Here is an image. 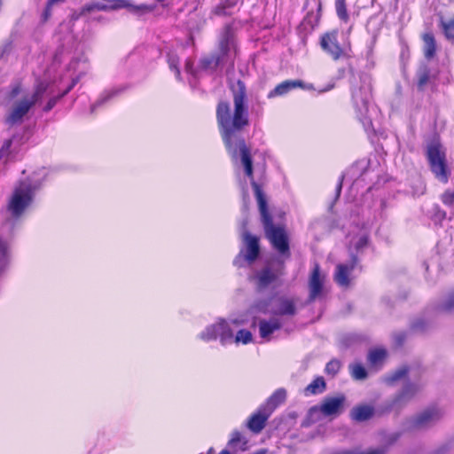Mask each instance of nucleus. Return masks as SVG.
<instances>
[{
  "instance_id": "f257e3e1",
  "label": "nucleus",
  "mask_w": 454,
  "mask_h": 454,
  "mask_svg": "<svg viewBox=\"0 0 454 454\" xmlns=\"http://www.w3.org/2000/svg\"><path fill=\"white\" fill-rule=\"evenodd\" d=\"M233 98V110L229 103L220 102L216 108V119L223 143L233 160H237L239 153L241 163L246 175L250 178L252 187L259 206L266 237L272 247L282 255L289 257V242L284 228L275 226L268 212L266 199L258 184L253 177V163L249 149L247 147L240 131L248 125V106L247 88L245 83L239 80L231 86Z\"/></svg>"
},
{
  "instance_id": "f03ea898",
  "label": "nucleus",
  "mask_w": 454,
  "mask_h": 454,
  "mask_svg": "<svg viewBox=\"0 0 454 454\" xmlns=\"http://www.w3.org/2000/svg\"><path fill=\"white\" fill-rule=\"evenodd\" d=\"M35 192V186L29 182H22L15 188L8 205L12 217L19 218L30 206Z\"/></svg>"
},
{
  "instance_id": "7ed1b4c3",
  "label": "nucleus",
  "mask_w": 454,
  "mask_h": 454,
  "mask_svg": "<svg viewBox=\"0 0 454 454\" xmlns=\"http://www.w3.org/2000/svg\"><path fill=\"white\" fill-rule=\"evenodd\" d=\"M427 158L431 171L441 183L446 184L449 180L450 170L445 160V154L437 142L431 143L427 147Z\"/></svg>"
},
{
  "instance_id": "20e7f679",
  "label": "nucleus",
  "mask_w": 454,
  "mask_h": 454,
  "mask_svg": "<svg viewBox=\"0 0 454 454\" xmlns=\"http://www.w3.org/2000/svg\"><path fill=\"white\" fill-rule=\"evenodd\" d=\"M232 48H234L233 35L229 28H226L221 35L218 51L201 60L203 67L215 69L219 65L223 64Z\"/></svg>"
},
{
  "instance_id": "39448f33",
  "label": "nucleus",
  "mask_w": 454,
  "mask_h": 454,
  "mask_svg": "<svg viewBox=\"0 0 454 454\" xmlns=\"http://www.w3.org/2000/svg\"><path fill=\"white\" fill-rule=\"evenodd\" d=\"M444 415L442 409L430 407L424 410L415 417L407 420L406 428L410 430L427 429L439 422Z\"/></svg>"
},
{
  "instance_id": "423d86ee",
  "label": "nucleus",
  "mask_w": 454,
  "mask_h": 454,
  "mask_svg": "<svg viewBox=\"0 0 454 454\" xmlns=\"http://www.w3.org/2000/svg\"><path fill=\"white\" fill-rule=\"evenodd\" d=\"M200 338L205 341L220 339L222 345H225L233 340V332L230 324L224 319H219L215 324L207 326L200 333Z\"/></svg>"
},
{
  "instance_id": "0eeeda50",
  "label": "nucleus",
  "mask_w": 454,
  "mask_h": 454,
  "mask_svg": "<svg viewBox=\"0 0 454 454\" xmlns=\"http://www.w3.org/2000/svg\"><path fill=\"white\" fill-rule=\"evenodd\" d=\"M267 301H259L255 309L262 313H271L277 316H294L296 313L295 304L292 300L280 297L277 299L270 309Z\"/></svg>"
},
{
  "instance_id": "6e6552de",
  "label": "nucleus",
  "mask_w": 454,
  "mask_h": 454,
  "mask_svg": "<svg viewBox=\"0 0 454 454\" xmlns=\"http://www.w3.org/2000/svg\"><path fill=\"white\" fill-rule=\"evenodd\" d=\"M421 386L417 383H407L402 390L396 394L389 404L392 409H401L406 405L420 391Z\"/></svg>"
},
{
  "instance_id": "1a4fd4ad",
  "label": "nucleus",
  "mask_w": 454,
  "mask_h": 454,
  "mask_svg": "<svg viewBox=\"0 0 454 454\" xmlns=\"http://www.w3.org/2000/svg\"><path fill=\"white\" fill-rule=\"evenodd\" d=\"M33 106L34 104L28 97H25L15 102L6 118V121L11 125L21 122L23 117L28 113Z\"/></svg>"
},
{
  "instance_id": "9d476101",
  "label": "nucleus",
  "mask_w": 454,
  "mask_h": 454,
  "mask_svg": "<svg viewBox=\"0 0 454 454\" xmlns=\"http://www.w3.org/2000/svg\"><path fill=\"white\" fill-rule=\"evenodd\" d=\"M283 274L282 267L273 269L268 265L257 273V286L259 289H265L277 285L279 277Z\"/></svg>"
},
{
  "instance_id": "9b49d317",
  "label": "nucleus",
  "mask_w": 454,
  "mask_h": 454,
  "mask_svg": "<svg viewBox=\"0 0 454 454\" xmlns=\"http://www.w3.org/2000/svg\"><path fill=\"white\" fill-rule=\"evenodd\" d=\"M337 35L338 32L333 30L332 32L325 34L321 39V47L334 60L339 59L343 53L342 49L339 45Z\"/></svg>"
},
{
  "instance_id": "f8f14e48",
  "label": "nucleus",
  "mask_w": 454,
  "mask_h": 454,
  "mask_svg": "<svg viewBox=\"0 0 454 454\" xmlns=\"http://www.w3.org/2000/svg\"><path fill=\"white\" fill-rule=\"evenodd\" d=\"M128 4L124 0H102L93 2L82 7V13H89L94 11H109L128 7Z\"/></svg>"
},
{
  "instance_id": "ddd939ff",
  "label": "nucleus",
  "mask_w": 454,
  "mask_h": 454,
  "mask_svg": "<svg viewBox=\"0 0 454 454\" xmlns=\"http://www.w3.org/2000/svg\"><path fill=\"white\" fill-rule=\"evenodd\" d=\"M345 396L340 395L333 397H326L320 405V411L325 416H336L343 409Z\"/></svg>"
},
{
  "instance_id": "4468645a",
  "label": "nucleus",
  "mask_w": 454,
  "mask_h": 454,
  "mask_svg": "<svg viewBox=\"0 0 454 454\" xmlns=\"http://www.w3.org/2000/svg\"><path fill=\"white\" fill-rule=\"evenodd\" d=\"M356 263H357L356 257L352 256L349 263L337 265L336 272L334 275V279L339 286H340L342 287L348 286L349 274L355 269Z\"/></svg>"
},
{
  "instance_id": "2eb2a0df",
  "label": "nucleus",
  "mask_w": 454,
  "mask_h": 454,
  "mask_svg": "<svg viewBox=\"0 0 454 454\" xmlns=\"http://www.w3.org/2000/svg\"><path fill=\"white\" fill-rule=\"evenodd\" d=\"M243 240L246 244L247 253L245 259L249 262H253L259 255L260 247L259 240L255 236L251 235L247 231L243 232Z\"/></svg>"
},
{
  "instance_id": "dca6fc26",
  "label": "nucleus",
  "mask_w": 454,
  "mask_h": 454,
  "mask_svg": "<svg viewBox=\"0 0 454 454\" xmlns=\"http://www.w3.org/2000/svg\"><path fill=\"white\" fill-rule=\"evenodd\" d=\"M282 326V321L278 317H271L269 320L262 319L259 321V333L262 339L269 340L271 334L279 330Z\"/></svg>"
},
{
  "instance_id": "f3484780",
  "label": "nucleus",
  "mask_w": 454,
  "mask_h": 454,
  "mask_svg": "<svg viewBox=\"0 0 454 454\" xmlns=\"http://www.w3.org/2000/svg\"><path fill=\"white\" fill-rule=\"evenodd\" d=\"M270 415V412H269L265 408L261 409L249 419L247 422L248 428L254 433L261 432L263 429Z\"/></svg>"
},
{
  "instance_id": "a211bd4d",
  "label": "nucleus",
  "mask_w": 454,
  "mask_h": 454,
  "mask_svg": "<svg viewBox=\"0 0 454 454\" xmlns=\"http://www.w3.org/2000/svg\"><path fill=\"white\" fill-rule=\"evenodd\" d=\"M323 278L320 276L319 266L315 265L309 278V299L311 301L317 298L322 291Z\"/></svg>"
},
{
  "instance_id": "6ab92c4d",
  "label": "nucleus",
  "mask_w": 454,
  "mask_h": 454,
  "mask_svg": "<svg viewBox=\"0 0 454 454\" xmlns=\"http://www.w3.org/2000/svg\"><path fill=\"white\" fill-rule=\"evenodd\" d=\"M302 82L300 80H286L276 86V88L270 93L269 97L281 96L293 89L301 87Z\"/></svg>"
},
{
  "instance_id": "aec40b11",
  "label": "nucleus",
  "mask_w": 454,
  "mask_h": 454,
  "mask_svg": "<svg viewBox=\"0 0 454 454\" xmlns=\"http://www.w3.org/2000/svg\"><path fill=\"white\" fill-rule=\"evenodd\" d=\"M373 408L370 405H361L352 409L351 417L356 421H365L373 415Z\"/></svg>"
},
{
  "instance_id": "412c9836",
  "label": "nucleus",
  "mask_w": 454,
  "mask_h": 454,
  "mask_svg": "<svg viewBox=\"0 0 454 454\" xmlns=\"http://www.w3.org/2000/svg\"><path fill=\"white\" fill-rule=\"evenodd\" d=\"M286 397V392L283 388H279L273 393V395L268 399L267 404L264 407L269 412H272L273 410L282 403Z\"/></svg>"
},
{
  "instance_id": "4be33fe9",
  "label": "nucleus",
  "mask_w": 454,
  "mask_h": 454,
  "mask_svg": "<svg viewBox=\"0 0 454 454\" xmlns=\"http://www.w3.org/2000/svg\"><path fill=\"white\" fill-rule=\"evenodd\" d=\"M325 388V382L323 378L319 377L314 380L310 384H309L304 392L306 395H315L318 393H322Z\"/></svg>"
},
{
  "instance_id": "5701e85b",
  "label": "nucleus",
  "mask_w": 454,
  "mask_h": 454,
  "mask_svg": "<svg viewBox=\"0 0 454 454\" xmlns=\"http://www.w3.org/2000/svg\"><path fill=\"white\" fill-rule=\"evenodd\" d=\"M386 351L382 348L373 349L368 355V361L372 366L378 367L386 357Z\"/></svg>"
},
{
  "instance_id": "b1692460",
  "label": "nucleus",
  "mask_w": 454,
  "mask_h": 454,
  "mask_svg": "<svg viewBox=\"0 0 454 454\" xmlns=\"http://www.w3.org/2000/svg\"><path fill=\"white\" fill-rule=\"evenodd\" d=\"M424 40V54L427 59H431L435 52V42L433 35L425 34L423 35Z\"/></svg>"
},
{
  "instance_id": "393cba45",
  "label": "nucleus",
  "mask_w": 454,
  "mask_h": 454,
  "mask_svg": "<svg viewBox=\"0 0 454 454\" xmlns=\"http://www.w3.org/2000/svg\"><path fill=\"white\" fill-rule=\"evenodd\" d=\"M439 310L444 313L454 312V291L450 293L439 304Z\"/></svg>"
},
{
  "instance_id": "a878e982",
  "label": "nucleus",
  "mask_w": 454,
  "mask_h": 454,
  "mask_svg": "<svg viewBox=\"0 0 454 454\" xmlns=\"http://www.w3.org/2000/svg\"><path fill=\"white\" fill-rule=\"evenodd\" d=\"M349 370L353 379L363 380L367 377L365 368L360 364H354L349 365Z\"/></svg>"
},
{
  "instance_id": "bb28decb",
  "label": "nucleus",
  "mask_w": 454,
  "mask_h": 454,
  "mask_svg": "<svg viewBox=\"0 0 454 454\" xmlns=\"http://www.w3.org/2000/svg\"><path fill=\"white\" fill-rule=\"evenodd\" d=\"M47 88H48V83L45 82H39L36 84L33 95L31 97H28L34 105L42 98L44 92L47 90Z\"/></svg>"
},
{
  "instance_id": "cd10ccee",
  "label": "nucleus",
  "mask_w": 454,
  "mask_h": 454,
  "mask_svg": "<svg viewBox=\"0 0 454 454\" xmlns=\"http://www.w3.org/2000/svg\"><path fill=\"white\" fill-rule=\"evenodd\" d=\"M441 24L446 37L450 40H454V18L444 21L441 20Z\"/></svg>"
},
{
  "instance_id": "c85d7f7f",
  "label": "nucleus",
  "mask_w": 454,
  "mask_h": 454,
  "mask_svg": "<svg viewBox=\"0 0 454 454\" xmlns=\"http://www.w3.org/2000/svg\"><path fill=\"white\" fill-rule=\"evenodd\" d=\"M442 203L448 207L450 209H451L454 213V191L451 190H446L442 194Z\"/></svg>"
},
{
  "instance_id": "c756f323",
  "label": "nucleus",
  "mask_w": 454,
  "mask_h": 454,
  "mask_svg": "<svg viewBox=\"0 0 454 454\" xmlns=\"http://www.w3.org/2000/svg\"><path fill=\"white\" fill-rule=\"evenodd\" d=\"M429 80V70L427 67L421 68L418 73V88L423 90Z\"/></svg>"
},
{
  "instance_id": "7c9ffc66",
  "label": "nucleus",
  "mask_w": 454,
  "mask_h": 454,
  "mask_svg": "<svg viewBox=\"0 0 454 454\" xmlns=\"http://www.w3.org/2000/svg\"><path fill=\"white\" fill-rule=\"evenodd\" d=\"M408 372V370L406 367H402L394 372L392 374H390L387 379L386 381L389 384L394 383L406 376Z\"/></svg>"
},
{
  "instance_id": "2f4dec72",
  "label": "nucleus",
  "mask_w": 454,
  "mask_h": 454,
  "mask_svg": "<svg viewBox=\"0 0 454 454\" xmlns=\"http://www.w3.org/2000/svg\"><path fill=\"white\" fill-rule=\"evenodd\" d=\"M252 340V333L247 330H239L235 336V342L247 344Z\"/></svg>"
},
{
  "instance_id": "473e14b6",
  "label": "nucleus",
  "mask_w": 454,
  "mask_h": 454,
  "mask_svg": "<svg viewBox=\"0 0 454 454\" xmlns=\"http://www.w3.org/2000/svg\"><path fill=\"white\" fill-rule=\"evenodd\" d=\"M8 248L4 242L0 240V270H2L7 263Z\"/></svg>"
},
{
  "instance_id": "72a5a7b5",
  "label": "nucleus",
  "mask_w": 454,
  "mask_h": 454,
  "mask_svg": "<svg viewBox=\"0 0 454 454\" xmlns=\"http://www.w3.org/2000/svg\"><path fill=\"white\" fill-rule=\"evenodd\" d=\"M335 6H336V12H337L338 16L341 20H347L348 13L346 11L345 0H336Z\"/></svg>"
},
{
  "instance_id": "f704fd0d",
  "label": "nucleus",
  "mask_w": 454,
  "mask_h": 454,
  "mask_svg": "<svg viewBox=\"0 0 454 454\" xmlns=\"http://www.w3.org/2000/svg\"><path fill=\"white\" fill-rule=\"evenodd\" d=\"M340 368V364L337 360L330 361L325 367V371L327 373L335 375Z\"/></svg>"
},
{
  "instance_id": "c9c22d12",
  "label": "nucleus",
  "mask_w": 454,
  "mask_h": 454,
  "mask_svg": "<svg viewBox=\"0 0 454 454\" xmlns=\"http://www.w3.org/2000/svg\"><path fill=\"white\" fill-rule=\"evenodd\" d=\"M179 59L176 55H168V63L171 69H174L176 71V75L178 78L180 76V71L177 68Z\"/></svg>"
},
{
  "instance_id": "e433bc0d",
  "label": "nucleus",
  "mask_w": 454,
  "mask_h": 454,
  "mask_svg": "<svg viewBox=\"0 0 454 454\" xmlns=\"http://www.w3.org/2000/svg\"><path fill=\"white\" fill-rule=\"evenodd\" d=\"M242 440L241 434L239 432L235 431L231 434V438L229 441V445L231 447H236Z\"/></svg>"
},
{
  "instance_id": "4c0bfd02",
  "label": "nucleus",
  "mask_w": 454,
  "mask_h": 454,
  "mask_svg": "<svg viewBox=\"0 0 454 454\" xmlns=\"http://www.w3.org/2000/svg\"><path fill=\"white\" fill-rule=\"evenodd\" d=\"M368 239L365 235L359 237L358 240L355 243V247L357 251L363 249L367 246Z\"/></svg>"
},
{
  "instance_id": "58836bf2",
  "label": "nucleus",
  "mask_w": 454,
  "mask_h": 454,
  "mask_svg": "<svg viewBox=\"0 0 454 454\" xmlns=\"http://www.w3.org/2000/svg\"><path fill=\"white\" fill-rule=\"evenodd\" d=\"M56 102H57L56 98H51L47 102L46 106H44V111L48 112V111L51 110L54 107V106L56 105Z\"/></svg>"
},
{
  "instance_id": "ea45409f",
  "label": "nucleus",
  "mask_w": 454,
  "mask_h": 454,
  "mask_svg": "<svg viewBox=\"0 0 454 454\" xmlns=\"http://www.w3.org/2000/svg\"><path fill=\"white\" fill-rule=\"evenodd\" d=\"M360 454H384V450L382 449H374L361 452Z\"/></svg>"
},
{
  "instance_id": "a19ab883",
  "label": "nucleus",
  "mask_w": 454,
  "mask_h": 454,
  "mask_svg": "<svg viewBox=\"0 0 454 454\" xmlns=\"http://www.w3.org/2000/svg\"><path fill=\"white\" fill-rule=\"evenodd\" d=\"M65 0H48V9H51L52 6L63 3Z\"/></svg>"
},
{
  "instance_id": "79ce46f5",
  "label": "nucleus",
  "mask_w": 454,
  "mask_h": 454,
  "mask_svg": "<svg viewBox=\"0 0 454 454\" xmlns=\"http://www.w3.org/2000/svg\"><path fill=\"white\" fill-rule=\"evenodd\" d=\"M134 10L135 11H146V12H150V11H152V8H149L146 5H141V6L134 7Z\"/></svg>"
},
{
  "instance_id": "37998d69",
  "label": "nucleus",
  "mask_w": 454,
  "mask_h": 454,
  "mask_svg": "<svg viewBox=\"0 0 454 454\" xmlns=\"http://www.w3.org/2000/svg\"><path fill=\"white\" fill-rule=\"evenodd\" d=\"M105 100H106V98H100V99H98V102H97L95 105H93V106H91V112H94L95 108H96L98 106L101 105Z\"/></svg>"
},
{
  "instance_id": "c03bdc74",
  "label": "nucleus",
  "mask_w": 454,
  "mask_h": 454,
  "mask_svg": "<svg viewBox=\"0 0 454 454\" xmlns=\"http://www.w3.org/2000/svg\"><path fill=\"white\" fill-rule=\"evenodd\" d=\"M51 16V9H48V5L46 6V9L43 12V18L44 20H47Z\"/></svg>"
},
{
  "instance_id": "a18cd8bd",
  "label": "nucleus",
  "mask_w": 454,
  "mask_h": 454,
  "mask_svg": "<svg viewBox=\"0 0 454 454\" xmlns=\"http://www.w3.org/2000/svg\"><path fill=\"white\" fill-rule=\"evenodd\" d=\"M301 89H304V90H314V87L312 84H305L302 82V86L301 87Z\"/></svg>"
},
{
  "instance_id": "49530a36",
  "label": "nucleus",
  "mask_w": 454,
  "mask_h": 454,
  "mask_svg": "<svg viewBox=\"0 0 454 454\" xmlns=\"http://www.w3.org/2000/svg\"><path fill=\"white\" fill-rule=\"evenodd\" d=\"M341 187H342V178L340 179V183L338 184L337 185V197L340 196V191H341Z\"/></svg>"
},
{
  "instance_id": "de8ad7c7",
  "label": "nucleus",
  "mask_w": 454,
  "mask_h": 454,
  "mask_svg": "<svg viewBox=\"0 0 454 454\" xmlns=\"http://www.w3.org/2000/svg\"><path fill=\"white\" fill-rule=\"evenodd\" d=\"M19 92H20V87H19V86H17V87H15V88L12 90V95L13 97H15L16 95H18V94H19Z\"/></svg>"
},
{
  "instance_id": "09e8293b",
  "label": "nucleus",
  "mask_w": 454,
  "mask_h": 454,
  "mask_svg": "<svg viewBox=\"0 0 454 454\" xmlns=\"http://www.w3.org/2000/svg\"><path fill=\"white\" fill-rule=\"evenodd\" d=\"M12 145V141L11 140H8L4 143V148H6L8 149Z\"/></svg>"
},
{
  "instance_id": "8fccbe9b",
  "label": "nucleus",
  "mask_w": 454,
  "mask_h": 454,
  "mask_svg": "<svg viewBox=\"0 0 454 454\" xmlns=\"http://www.w3.org/2000/svg\"><path fill=\"white\" fill-rule=\"evenodd\" d=\"M76 81H74L72 85L68 87V89L64 92V94H67L70 90L71 88L75 84Z\"/></svg>"
},
{
  "instance_id": "3c124183",
  "label": "nucleus",
  "mask_w": 454,
  "mask_h": 454,
  "mask_svg": "<svg viewBox=\"0 0 454 454\" xmlns=\"http://www.w3.org/2000/svg\"><path fill=\"white\" fill-rule=\"evenodd\" d=\"M231 322H232L234 325H240V324H241V322H240L239 320H238V319L232 320Z\"/></svg>"
},
{
  "instance_id": "603ef678",
  "label": "nucleus",
  "mask_w": 454,
  "mask_h": 454,
  "mask_svg": "<svg viewBox=\"0 0 454 454\" xmlns=\"http://www.w3.org/2000/svg\"><path fill=\"white\" fill-rule=\"evenodd\" d=\"M219 454H231L228 450H223Z\"/></svg>"
},
{
  "instance_id": "864d4df0",
  "label": "nucleus",
  "mask_w": 454,
  "mask_h": 454,
  "mask_svg": "<svg viewBox=\"0 0 454 454\" xmlns=\"http://www.w3.org/2000/svg\"><path fill=\"white\" fill-rule=\"evenodd\" d=\"M190 67H191L190 63H189V62H187V63H186V68H187V70H189V69H190Z\"/></svg>"
}]
</instances>
